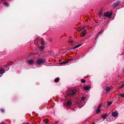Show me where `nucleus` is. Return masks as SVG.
<instances>
[{
	"label": "nucleus",
	"mask_w": 124,
	"mask_h": 124,
	"mask_svg": "<svg viewBox=\"0 0 124 124\" xmlns=\"http://www.w3.org/2000/svg\"><path fill=\"white\" fill-rule=\"evenodd\" d=\"M46 60L45 59L39 58L37 60L36 63L38 64H40L41 63H44L46 62Z\"/></svg>",
	"instance_id": "f257e3e1"
},
{
	"label": "nucleus",
	"mask_w": 124,
	"mask_h": 124,
	"mask_svg": "<svg viewBox=\"0 0 124 124\" xmlns=\"http://www.w3.org/2000/svg\"><path fill=\"white\" fill-rule=\"evenodd\" d=\"M76 92L77 90H71L69 91L68 95L69 96H72L75 95Z\"/></svg>",
	"instance_id": "f03ea898"
},
{
	"label": "nucleus",
	"mask_w": 124,
	"mask_h": 124,
	"mask_svg": "<svg viewBox=\"0 0 124 124\" xmlns=\"http://www.w3.org/2000/svg\"><path fill=\"white\" fill-rule=\"evenodd\" d=\"M121 3L120 1H116L113 3L112 6L113 8H115L116 6L118 5Z\"/></svg>",
	"instance_id": "7ed1b4c3"
},
{
	"label": "nucleus",
	"mask_w": 124,
	"mask_h": 124,
	"mask_svg": "<svg viewBox=\"0 0 124 124\" xmlns=\"http://www.w3.org/2000/svg\"><path fill=\"white\" fill-rule=\"evenodd\" d=\"M112 15V13H109L107 12L105 13L104 14V16L106 17H110Z\"/></svg>",
	"instance_id": "20e7f679"
},
{
	"label": "nucleus",
	"mask_w": 124,
	"mask_h": 124,
	"mask_svg": "<svg viewBox=\"0 0 124 124\" xmlns=\"http://www.w3.org/2000/svg\"><path fill=\"white\" fill-rule=\"evenodd\" d=\"M111 114L112 116H110V118H109L110 119L112 118V116L114 117H116L117 116V113L116 112H112Z\"/></svg>",
	"instance_id": "39448f33"
},
{
	"label": "nucleus",
	"mask_w": 124,
	"mask_h": 124,
	"mask_svg": "<svg viewBox=\"0 0 124 124\" xmlns=\"http://www.w3.org/2000/svg\"><path fill=\"white\" fill-rule=\"evenodd\" d=\"M86 31L85 30H84L81 33V36L83 37L84 36L86 35Z\"/></svg>",
	"instance_id": "423d86ee"
},
{
	"label": "nucleus",
	"mask_w": 124,
	"mask_h": 124,
	"mask_svg": "<svg viewBox=\"0 0 124 124\" xmlns=\"http://www.w3.org/2000/svg\"><path fill=\"white\" fill-rule=\"evenodd\" d=\"M109 115H108L107 116L105 114H103L101 116V117L103 119V120L105 119L107 117L109 116Z\"/></svg>",
	"instance_id": "0eeeda50"
},
{
	"label": "nucleus",
	"mask_w": 124,
	"mask_h": 124,
	"mask_svg": "<svg viewBox=\"0 0 124 124\" xmlns=\"http://www.w3.org/2000/svg\"><path fill=\"white\" fill-rule=\"evenodd\" d=\"M103 31L101 30L97 34V35L96 36L95 38V40L98 37V36Z\"/></svg>",
	"instance_id": "6e6552de"
},
{
	"label": "nucleus",
	"mask_w": 124,
	"mask_h": 124,
	"mask_svg": "<svg viewBox=\"0 0 124 124\" xmlns=\"http://www.w3.org/2000/svg\"><path fill=\"white\" fill-rule=\"evenodd\" d=\"M90 88V87L89 86H87L85 87L84 89L85 90H88Z\"/></svg>",
	"instance_id": "1a4fd4ad"
},
{
	"label": "nucleus",
	"mask_w": 124,
	"mask_h": 124,
	"mask_svg": "<svg viewBox=\"0 0 124 124\" xmlns=\"http://www.w3.org/2000/svg\"><path fill=\"white\" fill-rule=\"evenodd\" d=\"M33 60L30 59L28 61V63L30 64L31 65L33 63Z\"/></svg>",
	"instance_id": "9d476101"
},
{
	"label": "nucleus",
	"mask_w": 124,
	"mask_h": 124,
	"mask_svg": "<svg viewBox=\"0 0 124 124\" xmlns=\"http://www.w3.org/2000/svg\"><path fill=\"white\" fill-rule=\"evenodd\" d=\"M67 106H70L71 104V102L70 101H67Z\"/></svg>",
	"instance_id": "9b49d317"
},
{
	"label": "nucleus",
	"mask_w": 124,
	"mask_h": 124,
	"mask_svg": "<svg viewBox=\"0 0 124 124\" xmlns=\"http://www.w3.org/2000/svg\"><path fill=\"white\" fill-rule=\"evenodd\" d=\"M5 70L3 69H1L0 70V74L1 75L3 74L5 72Z\"/></svg>",
	"instance_id": "f8f14e48"
},
{
	"label": "nucleus",
	"mask_w": 124,
	"mask_h": 124,
	"mask_svg": "<svg viewBox=\"0 0 124 124\" xmlns=\"http://www.w3.org/2000/svg\"><path fill=\"white\" fill-rule=\"evenodd\" d=\"M118 95V96H121L122 98H124V93H119Z\"/></svg>",
	"instance_id": "ddd939ff"
},
{
	"label": "nucleus",
	"mask_w": 124,
	"mask_h": 124,
	"mask_svg": "<svg viewBox=\"0 0 124 124\" xmlns=\"http://www.w3.org/2000/svg\"><path fill=\"white\" fill-rule=\"evenodd\" d=\"M101 110L100 108H97V109L96 110V113L97 114H98L101 111Z\"/></svg>",
	"instance_id": "4468645a"
},
{
	"label": "nucleus",
	"mask_w": 124,
	"mask_h": 124,
	"mask_svg": "<svg viewBox=\"0 0 124 124\" xmlns=\"http://www.w3.org/2000/svg\"><path fill=\"white\" fill-rule=\"evenodd\" d=\"M110 88L109 87H107L105 89V91L107 92H108L110 90Z\"/></svg>",
	"instance_id": "2eb2a0df"
},
{
	"label": "nucleus",
	"mask_w": 124,
	"mask_h": 124,
	"mask_svg": "<svg viewBox=\"0 0 124 124\" xmlns=\"http://www.w3.org/2000/svg\"><path fill=\"white\" fill-rule=\"evenodd\" d=\"M81 45H77V46H75L73 48V49H75L76 48H77L78 47H79L80 46H81Z\"/></svg>",
	"instance_id": "dca6fc26"
},
{
	"label": "nucleus",
	"mask_w": 124,
	"mask_h": 124,
	"mask_svg": "<svg viewBox=\"0 0 124 124\" xmlns=\"http://www.w3.org/2000/svg\"><path fill=\"white\" fill-rule=\"evenodd\" d=\"M59 79L60 78H56L54 79V82H57L59 81Z\"/></svg>",
	"instance_id": "f3484780"
},
{
	"label": "nucleus",
	"mask_w": 124,
	"mask_h": 124,
	"mask_svg": "<svg viewBox=\"0 0 124 124\" xmlns=\"http://www.w3.org/2000/svg\"><path fill=\"white\" fill-rule=\"evenodd\" d=\"M86 97H82V98H81V101H85L86 99Z\"/></svg>",
	"instance_id": "a211bd4d"
},
{
	"label": "nucleus",
	"mask_w": 124,
	"mask_h": 124,
	"mask_svg": "<svg viewBox=\"0 0 124 124\" xmlns=\"http://www.w3.org/2000/svg\"><path fill=\"white\" fill-rule=\"evenodd\" d=\"M68 62V61H64L62 62H61L60 63V64H66Z\"/></svg>",
	"instance_id": "6ab92c4d"
},
{
	"label": "nucleus",
	"mask_w": 124,
	"mask_h": 124,
	"mask_svg": "<svg viewBox=\"0 0 124 124\" xmlns=\"http://www.w3.org/2000/svg\"><path fill=\"white\" fill-rule=\"evenodd\" d=\"M3 4L6 6H7L8 5V3L6 2H4L3 3Z\"/></svg>",
	"instance_id": "aec40b11"
},
{
	"label": "nucleus",
	"mask_w": 124,
	"mask_h": 124,
	"mask_svg": "<svg viewBox=\"0 0 124 124\" xmlns=\"http://www.w3.org/2000/svg\"><path fill=\"white\" fill-rule=\"evenodd\" d=\"M6 71L8 70L9 69V65H7L6 66Z\"/></svg>",
	"instance_id": "412c9836"
},
{
	"label": "nucleus",
	"mask_w": 124,
	"mask_h": 124,
	"mask_svg": "<svg viewBox=\"0 0 124 124\" xmlns=\"http://www.w3.org/2000/svg\"><path fill=\"white\" fill-rule=\"evenodd\" d=\"M44 48L45 47L44 46H41L40 47V49L41 50H42L44 49Z\"/></svg>",
	"instance_id": "4be33fe9"
},
{
	"label": "nucleus",
	"mask_w": 124,
	"mask_h": 124,
	"mask_svg": "<svg viewBox=\"0 0 124 124\" xmlns=\"http://www.w3.org/2000/svg\"><path fill=\"white\" fill-rule=\"evenodd\" d=\"M112 103V101H110V102H108V103H107V105L108 106L110 105Z\"/></svg>",
	"instance_id": "5701e85b"
},
{
	"label": "nucleus",
	"mask_w": 124,
	"mask_h": 124,
	"mask_svg": "<svg viewBox=\"0 0 124 124\" xmlns=\"http://www.w3.org/2000/svg\"><path fill=\"white\" fill-rule=\"evenodd\" d=\"M81 82L82 83H84L85 82V80L84 79H82L81 80Z\"/></svg>",
	"instance_id": "b1692460"
},
{
	"label": "nucleus",
	"mask_w": 124,
	"mask_h": 124,
	"mask_svg": "<svg viewBox=\"0 0 124 124\" xmlns=\"http://www.w3.org/2000/svg\"><path fill=\"white\" fill-rule=\"evenodd\" d=\"M102 13V11H100L99 13V15L100 16H101Z\"/></svg>",
	"instance_id": "393cba45"
},
{
	"label": "nucleus",
	"mask_w": 124,
	"mask_h": 124,
	"mask_svg": "<svg viewBox=\"0 0 124 124\" xmlns=\"http://www.w3.org/2000/svg\"><path fill=\"white\" fill-rule=\"evenodd\" d=\"M1 111L2 112H4V110L3 108L1 109Z\"/></svg>",
	"instance_id": "a878e982"
},
{
	"label": "nucleus",
	"mask_w": 124,
	"mask_h": 124,
	"mask_svg": "<svg viewBox=\"0 0 124 124\" xmlns=\"http://www.w3.org/2000/svg\"><path fill=\"white\" fill-rule=\"evenodd\" d=\"M101 104H100L98 106V107H97L98 108H100V107L101 106Z\"/></svg>",
	"instance_id": "bb28decb"
},
{
	"label": "nucleus",
	"mask_w": 124,
	"mask_h": 124,
	"mask_svg": "<svg viewBox=\"0 0 124 124\" xmlns=\"http://www.w3.org/2000/svg\"><path fill=\"white\" fill-rule=\"evenodd\" d=\"M48 121H46L45 122V123L46 124H47L48 123Z\"/></svg>",
	"instance_id": "cd10ccee"
},
{
	"label": "nucleus",
	"mask_w": 124,
	"mask_h": 124,
	"mask_svg": "<svg viewBox=\"0 0 124 124\" xmlns=\"http://www.w3.org/2000/svg\"><path fill=\"white\" fill-rule=\"evenodd\" d=\"M0 124H6L4 123H0Z\"/></svg>",
	"instance_id": "c85d7f7f"
},
{
	"label": "nucleus",
	"mask_w": 124,
	"mask_h": 124,
	"mask_svg": "<svg viewBox=\"0 0 124 124\" xmlns=\"http://www.w3.org/2000/svg\"><path fill=\"white\" fill-rule=\"evenodd\" d=\"M124 86V83L123 84V85H122V87H123Z\"/></svg>",
	"instance_id": "c756f323"
},
{
	"label": "nucleus",
	"mask_w": 124,
	"mask_h": 124,
	"mask_svg": "<svg viewBox=\"0 0 124 124\" xmlns=\"http://www.w3.org/2000/svg\"><path fill=\"white\" fill-rule=\"evenodd\" d=\"M122 85H121V86H120V88H122L123 87H122Z\"/></svg>",
	"instance_id": "7c9ffc66"
},
{
	"label": "nucleus",
	"mask_w": 124,
	"mask_h": 124,
	"mask_svg": "<svg viewBox=\"0 0 124 124\" xmlns=\"http://www.w3.org/2000/svg\"><path fill=\"white\" fill-rule=\"evenodd\" d=\"M44 43H43V44H42V45H44Z\"/></svg>",
	"instance_id": "2f4dec72"
},
{
	"label": "nucleus",
	"mask_w": 124,
	"mask_h": 124,
	"mask_svg": "<svg viewBox=\"0 0 124 124\" xmlns=\"http://www.w3.org/2000/svg\"><path fill=\"white\" fill-rule=\"evenodd\" d=\"M70 43L71 44H72V42H71V43Z\"/></svg>",
	"instance_id": "473e14b6"
},
{
	"label": "nucleus",
	"mask_w": 124,
	"mask_h": 124,
	"mask_svg": "<svg viewBox=\"0 0 124 124\" xmlns=\"http://www.w3.org/2000/svg\"><path fill=\"white\" fill-rule=\"evenodd\" d=\"M1 76V75H0V77Z\"/></svg>",
	"instance_id": "72a5a7b5"
},
{
	"label": "nucleus",
	"mask_w": 124,
	"mask_h": 124,
	"mask_svg": "<svg viewBox=\"0 0 124 124\" xmlns=\"http://www.w3.org/2000/svg\"><path fill=\"white\" fill-rule=\"evenodd\" d=\"M123 53H124V51H123Z\"/></svg>",
	"instance_id": "f704fd0d"
}]
</instances>
